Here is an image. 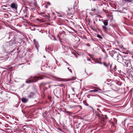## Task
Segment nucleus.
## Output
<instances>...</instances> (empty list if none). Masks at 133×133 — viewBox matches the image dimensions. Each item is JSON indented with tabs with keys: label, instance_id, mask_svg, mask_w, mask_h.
Wrapping results in <instances>:
<instances>
[{
	"label": "nucleus",
	"instance_id": "f257e3e1",
	"mask_svg": "<svg viewBox=\"0 0 133 133\" xmlns=\"http://www.w3.org/2000/svg\"><path fill=\"white\" fill-rule=\"evenodd\" d=\"M31 79L28 78L26 80V83H32L36 82L39 79H41L42 77L41 76H35L33 77H31Z\"/></svg>",
	"mask_w": 133,
	"mask_h": 133
},
{
	"label": "nucleus",
	"instance_id": "f03ea898",
	"mask_svg": "<svg viewBox=\"0 0 133 133\" xmlns=\"http://www.w3.org/2000/svg\"><path fill=\"white\" fill-rule=\"evenodd\" d=\"M112 56L113 57H114L115 58H116V57L117 58V60L118 62L121 63H122L125 57V56L123 57L120 54L116 53H114Z\"/></svg>",
	"mask_w": 133,
	"mask_h": 133
},
{
	"label": "nucleus",
	"instance_id": "7ed1b4c3",
	"mask_svg": "<svg viewBox=\"0 0 133 133\" xmlns=\"http://www.w3.org/2000/svg\"><path fill=\"white\" fill-rule=\"evenodd\" d=\"M122 63L124 66H125L127 67H131V64L130 60L127 59L126 57L124 59Z\"/></svg>",
	"mask_w": 133,
	"mask_h": 133
},
{
	"label": "nucleus",
	"instance_id": "20e7f679",
	"mask_svg": "<svg viewBox=\"0 0 133 133\" xmlns=\"http://www.w3.org/2000/svg\"><path fill=\"white\" fill-rule=\"evenodd\" d=\"M49 15L46 14L44 13V12H42V19H49ZM45 21L44 20H43L42 19V22H44Z\"/></svg>",
	"mask_w": 133,
	"mask_h": 133
},
{
	"label": "nucleus",
	"instance_id": "39448f33",
	"mask_svg": "<svg viewBox=\"0 0 133 133\" xmlns=\"http://www.w3.org/2000/svg\"><path fill=\"white\" fill-rule=\"evenodd\" d=\"M35 96V94L33 92H31L28 95V97L30 98H33Z\"/></svg>",
	"mask_w": 133,
	"mask_h": 133
},
{
	"label": "nucleus",
	"instance_id": "423d86ee",
	"mask_svg": "<svg viewBox=\"0 0 133 133\" xmlns=\"http://www.w3.org/2000/svg\"><path fill=\"white\" fill-rule=\"evenodd\" d=\"M54 77L55 78V80L57 81H63V80L64 79L63 78H59L57 77Z\"/></svg>",
	"mask_w": 133,
	"mask_h": 133
},
{
	"label": "nucleus",
	"instance_id": "0eeeda50",
	"mask_svg": "<svg viewBox=\"0 0 133 133\" xmlns=\"http://www.w3.org/2000/svg\"><path fill=\"white\" fill-rule=\"evenodd\" d=\"M11 7L12 8L14 9H17V6H16V5L14 3L11 4Z\"/></svg>",
	"mask_w": 133,
	"mask_h": 133
},
{
	"label": "nucleus",
	"instance_id": "6e6552de",
	"mask_svg": "<svg viewBox=\"0 0 133 133\" xmlns=\"http://www.w3.org/2000/svg\"><path fill=\"white\" fill-rule=\"evenodd\" d=\"M22 101L24 103H26L27 102V100L25 98H22L21 99Z\"/></svg>",
	"mask_w": 133,
	"mask_h": 133
},
{
	"label": "nucleus",
	"instance_id": "1a4fd4ad",
	"mask_svg": "<svg viewBox=\"0 0 133 133\" xmlns=\"http://www.w3.org/2000/svg\"><path fill=\"white\" fill-rule=\"evenodd\" d=\"M102 27L103 28V29L105 31H107V27L105 26H104V25H103L102 26Z\"/></svg>",
	"mask_w": 133,
	"mask_h": 133
},
{
	"label": "nucleus",
	"instance_id": "9d476101",
	"mask_svg": "<svg viewBox=\"0 0 133 133\" xmlns=\"http://www.w3.org/2000/svg\"><path fill=\"white\" fill-rule=\"evenodd\" d=\"M103 64L104 65L107 67V68H108V66H109V65L108 64H107L106 63L104 62L103 63Z\"/></svg>",
	"mask_w": 133,
	"mask_h": 133
},
{
	"label": "nucleus",
	"instance_id": "9b49d317",
	"mask_svg": "<svg viewBox=\"0 0 133 133\" xmlns=\"http://www.w3.org/2000/svg\"><path fill=\"white\" fill-rule=\"evenodd\" d=\"M103 23L105 26H107L108 25V22L107 21H104Z\"/></svg>",
	"mask_w": 133,
	"mask_h": 133
},
{
	"label": "nucleus",
	"instance_id": "f8f14e48",
	"mask_svg": "<svg viewBox=\"0 0 133 133\" xmlns=\"http://www.w3.org/2000/svg\"><path fill=\"white\" fill-rule=\"evenodd\" d=\"M111 86L112 87V89L114 90H116V89L115 88L116 87H115V86H114V85L113 84H112L111 85Z\"/></svg>",
	"mask_w": 133,
	"mask_h": 133
},
{
	"label": "nucleus",
	"instance_id": "ddd939ff",
	"mask_svg": "<svg viewBox=\"0 0 133 133\" xmlns=\"http://www.w3.org/2000/svg\"><path fill=\"white\" fill-rule=\"evenodd\" d=\"M30 10L32 11H34L35 10V8L33 7H30Z\"/></svg>",
	"mask_w": 133,
	"mask_h": 133
},
{
	"label": "nucleus",
	"instance_id": "4468645a",
	"mask_svg": "<svg viewBox=\"0 0 133 133\" xmlns=\"http://www.w3.org/2000/svg\"><path fill=\"white\" fill-rule=\"evenodd\" d=\"M33 41H34V43L35 45V46L36 47L37 49V51H38V48L37 47V46H36V40H35V39H34Z\"/></svg>",
	"mask_w": 133,
	"mask_h": 133
},
{
	"label": "nucleus",
	"instance_id": "2eb2a0df",
	"mask_svg": "<svg viewBox=\"0 0 133 133\" xmlns=\"http://www.w3.org/2000/svg\"><path fill=\"white\" fill-rule=\"evenodd\" d=\"M50 3L49 2H47L46 3V5L45 6V7L47 8V5H50Z\"/></svg>",
	"mask_w": 133,
	"mask_h": 133
},
{
	"label": "nucleus",
	"instance_id": "dca6fc26",
	"mask_svg": "<svg viewBox=\"0 0 133 133\" xmlns=\"http://www.w3.org/2000/svg\"><path fill=\"white\" fill-rule=\"evenodd\" d=\"M98 91L97 90L95 89V90H90V91H89V92H97Z\"/></svg>",
	"mask_w": 133,
	"mask_h": 133
},
{
	"label": "nucleus",
	"instance_id": "f3484780",
	"mask_svg": "<svg viewBox=\"0 0 133 133\" xmlns=\"http://www.w3.org/2000/svg\"><path fill=\"white\" fill-rule=\"evenodd\" d=\"M33 5L35 6V8H37L38 7V6L37 5V4L36 2H34V3Z\"/></svg>",
	"mask_w": 133,
	"mask_h": 133
},
{
	"label": "nucleus",
	"instance_id": "a211bd4d",
	"mask_svg": "<svg viewBox=\"0 0 133 133\" xmlns=\"http://www.w3.org/2000/svg\"><path fill=\"white\" fill-rule=\"evenodd\" d=\"M84 104L86 106H88V104L85 101H84L83 102Z\"/></svg>",
	"mask_w": 133,
	"mask_h": 133
},
{
	"label": "nucleus",
	"instance_id": "6ab92c4d",
	"mask_svg": "<svg viewBox=\"0 0 133 133\" xmlns=\"http://www.w3.org/2000/svg\"><path fill=\"white\" fill-rule=\"evenodd\" d=\"M97 37H98V38H101V39H102V37L99 34H98L97 35Z\"/></svg>",
	"mask_w": 133,
	"mask_h": 133
},
{
	"label": "nucleus",
	"instance_id": "aec40b11",
	"mask_svg": "<svg viewBox=\"0 0 133 133\" xmlns=\"http://www.w3.org/2000/svg\"><path fill=\"white\" fill-rule=\"evenodd\" d=\"M76 106H70L69 107L70 108H72L74 107H76Z\"/></svg>",
	"mask_w": 133,
	"mask_h": 133
},
{
	"label": "nucleus",
	"instance_id": "412c9836",
	"mask_svg": "<svg viewBox=\"0 0 133 133\" xmlns=\"http://www.w3.org/2000/svg\"><path fill=\"white\" fill-rule=\"evenodd\" d=\"M75 78L74 77H73V78H72V79L70 78V79H69L68 81H70V80H72V79L74 80H75Z\"/></svg>",
	"mask_w": 133,
	"mask_h": 133
},
{
	"label": "nucleus",
	"instance_id": "4be33fe9",
	"mask_svg": "<svg viewBox=\"0 0 133 133\" xmlns=\"http://www.w3.org/2000/svg\"><path fill=\"white\" fill-rule=\"evenodd\" d=\"M65 112L66 113H68L69 114H71V112L68 111H65Z\"/></svg>",
	"mask_w": 133,
	"mask_h": 133
},
{
	"label": "nucleus",
	"instance_id": "5701e85b",
	"mask_svg": "<svg viewBox=\"0 0 133 133\" xmlns=\"http://www.w3.org/2000/svg\"><path fill=\"white\" fill-rule=\"evenodd\" d=\"M23 11L24 12V13L25 14H26L27 12V11L26 10H24Z\"/></svg>",
	"mask_w": 133,
	"mask_h": 133
},
{
	"label": "nucleus",
	"instance_id": "b1692460",
	"mask_svg": "<svg viewBox=\"0 0 133 133\" xmlns=\"http://www.w3.org/2000/svg\"><path fill=\"white\" fill-rule=\"evenodd\" d=\"M96 10V9L95 8H92L91 9V10L92 11H95Z\"/></svg>",
	"mask_w": 133,
	"mask_h": 133
},
{
	"label": "nucleus",
	"instance_id": "393cba45",
	"mask_svg": "<svg viewBox=\"0 0 133 133\" xmlns=\"http://www.w3.org/2000/svg\"><path fill=\"white\" fill-rule=\"evenodd\" d=\"M67 69L68 70L71 72H72V71L71 70V69H69V68H67Z\"/></svg>",
	"mask_w": 133,
	"mask_h": 133
},
{
	"label": "nucleus",
	"instance_id": "a878e982",
	"mask_svg": "<svg viewBox=\"0 0 133 133\" xmlns=\"http://www.w3.org/2000/svg\"><path fill=\"white\" fill-rule=\"evenodd\" d=\"M42 83H40V85H39V87L40 89H41V87Z\"/></svg>",
	"mask_w": 133,
	"mask_h": 133
},
{
	"label": "nucleus",
	"instance_id": "bb28decb",
	"mask_svg": "<svg viewBox=\"0 0 133 133\" xmlns=\"http://www.w3.org/2000/svg\"><path fill=\"white\" fill-rule=\"evenodd\" d=\"M109 65L110 66V68H111V67H112V65H110V64H109Z\"/></svg>",
	"mask_w": 133,
	"mask_h": 133
},
{
	"label": "nucleus",
	"instance_id": "cd10ccee",
	"mask_svg": "<svg viewBox=\"0 0 133 133\" xmlns=\"http://www.w3.org/2000/svg\"><path fill=\"white\" fill-rule=\"evenodd\" d=\"M72 91H73L75 92L74 90V88H72Z\"/></svg>",
	"mask_w": 133,
	"mask_h": 133
},
{
	"label": "nucleus",
	"instance_id": "c85d7f7f",
	"mask_svg": "<svg viewBox=\"0 0 133 133\" xmlns=\"http://www.w3.org/2000/svg\"><path fill=\"white\" fill-rule=\"evenodd\" d=\"M58 129L60 131H62V130L61 129H60V128H58Z\"/></svg>",
	"mask_w": 133,
	"mask_h": 133
},
{
	"label": "nucleus",
	"instance_id": "c756f323",
	"mask_svg": "<svg viewBox=\"0 0 133 133\" xmlns=\"http://www.w3.org/2000/svg\"><path fill=\"white\" fill-rule=\"evenodd\" d=\"M116 68V66H115L114 67V70H115V69Z\"/></svg>",
	"mask_w": 133,
	"mask_h": 133
},
{
	"label": "nucleus",
	"instance_id": "7c9ffc66",
	"mask_svg": "<svg viewBox=\"0 0 133 133\" xmlns=\"http://www.w3.org/2000/svg\"><path fill=\"white\" fill-rule=\"evenodd\" d=\"M98 63L101 64H102V63H101V62H99Z\"/></svg>",
	"mask_w": 133,
	"mask_h": 133
},
{
	"label": "nucleus",
	"instance_id": "2f4dec72",
	"mask_svg": "<svg viewBox=\"0 0 133 133\" xmlns=\"http://www.w3.org/2000/svg\"><path fill=\"white\" fill-rule=\"evenodd\" d=\"M87 45L89 46H90V45L89 44H88Z\"/></svg>",
	"mask_w": 133,
	"mask_h": 133
},
{
	"label": "nucleus",
	"instance_id": "473e14b6",
	"mask_svg": "<svg viewBox=\"0 0 133 133\" xmlns=\"http://www.w3.org/2000/svg\"><path fill=\"white\" fill-rule=\"evenodd\" d=\"M7 125H5V126L6 127H7Z\"/></svg>",
	"mask_w": 133,
	"mask_h": 133
},
{
	"label": "nucleus",
	"instance_id": "72a5a7b5",
	"mask_svg": "<svg viewBox=\"0 0 133 133\" xmlns=\"http://www.w3.org/2000/svg\"><path fill=\"white\" fill-rule=\"evenodd\" d=\"M123 9H124V10H127V9H125V8H123Z\"/></svg>",
	"mask_w": 133,
	"mask_h": 133
},
{
	"label": "nucleus",
	"instance_id": "f704fd0d",
	"mask_svg": "<svg viewBox=\"0 0 133 133\" xmlns=\"http://www.w3.org/2000/svg\"><path fill=\"white\" fill-rule=\"evenodd\" d=\"M59 41H60V42H61V39H59Z\"/></svg>",
	"mask_w": 133,
	"mask_h": 133
},
{
	"label": "nucleus",
	"instance_id": "c9c22d12",
	"mask_svg": "<svg viewBox=\"0 0 133 133\" xmlns=\"http://www.w3.org/2000/svg\"><path fill=\"white\" fill-rule=\"evenodd\" d=\"M131 91H133V88L132 89Z\"/></svg>",
	"mask_w": 133,
	"mask_h": 133
},
{
	"label": "nucleus",
	"instance_id": "e433bc0d",
	"mask_svg": "<svg viewBox=\"0 0 133 133\" xmlns=\"http://www.w3.org/2000/svg\"><path fill=\"white\" fill-rule=\"evenodd\" d=\"M91 12H90V15H91Z\"/></svg>",
	"mask_w": 133,
	"mask_h": 133
},
{
	"label": "nucleus",
	"instance_id": "4c0bfd02",
	"mask_svg": "<svg viewBox=\"0 0 133 133\" xmlns=\"http://www.w3.org/2000/svg\"><path fill=\"white\" fill-rule=\"evenodd\" d=\"M43 57H44V58H45V56H43Z\"/></svg>",
	"mask_w": 133,
	"mask_h": 133
},
{
	"label": "nucleus",
	"instance_id": "58836bf2",
	"mask_svg": "<svg viewBox=\"0 0 133 133\" xmlns=\"http://www.w3.org/2000/svg\"><path fill=\"white\" fill-rule=\"evenodd\" d=\"M2 124V123L0 122V124Z\"/></svg>",
	"mask_w": 133,
	"mask_h": 133
},
{
	"label": "nucleus",
	"instance_id": "ea45409f",
	"mask_svg": "<svg viewBox=\"0 0 133 133\" xmlns=\"http://www.w3.org/2000/svg\"><path fill=\"white\" fill-rule=\"evenodd\" d=\"M101 58H99V59H100V60H101Z\"/></svg>",
	"mask_w": 133,
	"mask_h": 133
},
{
	"label": "nucleus",
	"instance_id": "a19ab883",
	"mask_svg": "<svg viewBox=\"0 0 133 133\" xmlns=\"http://www.w3.org/2000/svg\"><path fill=\"white\" fill-rule=\"evenodd\" d=\"M132 44L133 45V42H132Z\"/></svg>",
	"mask_w": 133,
	"mask_h": 133
},
{
	"label": "nucleus",
	"instance_id": "79ce46f5",
	"mask_svg": "<svg viewBox=\"0 0 133 133\" xmlns=\"http://www.w3.org/2000/svg\"><path fill=\"white\" fill-rule=\"evenodd\" d=\"M25 16H26V15H25Z\"/></svg>",
	"mask_w": 133,
	"mask_h": 133
},
{
	"label": "nucleus",
	"instance_id": "37998d69",
	"mask_svg": "<svg viewBox=\"0 0 133 133\" xmlns=\"http://www.w3.org/2000/svg\"><path fill=\"white\" fill-rule=\"evenodd\" d=\"M76 58H77V56H76Z\"/></svg>",
	"mask_w": 133,
	"mask_h": 133
},
{
	"label": "nucleus",
	"instance_id": "c03bdc74",
	"mask_svg": "<svg viewBox=\"0 0 133 133\" xmlns=\"http://www.w3.org/2000/svg\"><path fill=\"white\" fill-rule=\"evenodd\" d=\"M61 85H63V84H61Z\"/></svg>",
	"mask_w": 133,
	"mask_h": 133
}]
</instances>
